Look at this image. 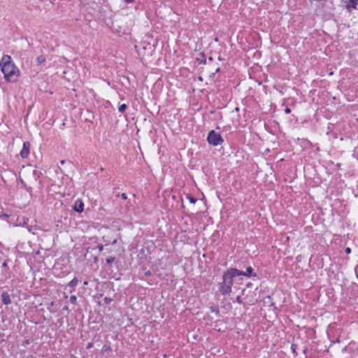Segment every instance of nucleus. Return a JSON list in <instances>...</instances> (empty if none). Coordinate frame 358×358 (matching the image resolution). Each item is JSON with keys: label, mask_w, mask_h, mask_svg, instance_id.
Wrapping results in <instances>:
<instances>
[{"label": "nucleus", "mask_w": 358, "mask_h": 358, "mask_svg": "<svg viewBox=\"0 0 358 358\" xmlns=\"http://www.w3.org/2000/svg\"><path fill=\"white\" fill-rule=\"evenodd\" d=\"M189 201H190L191 203H195V202H196V199H194V198H192V197H190V198H189Z\"/></svg>", "instance_id": "15"}, {"label": "nucleus", "mask_w": 358, "mask_h": 358, "mask_svg": "<svg viewBox=\"0 0 358 358\" xmlns=\"http://www.w3.org/2000/svg\"><path fill=\"white\" fill-rule=\"evenodd\" d=\"M236 301H237L238 303H242V299H241V296H237V297H236Z\"/></svg>", "instance_id": "14"}, {"label": "nucleus", "mask_w": 358, "mask_h": 358, "mask_svg": "<svg viewBox=\"0 0 358 358\" xmlns=\"http://www.w3.org/2000/svg\"><path fill=\"white\" fill-rule=\"evenodd\" d=\"M76 296H71L70 297V301H71V303H75V302H76Z\"/></svg>", "instance_id": "12"}, {"label": "nucleus", "mask_w": 358, "mask_h": 358, "mask_svg": "<svg viewBox=\"0 0 358 358\" xmlns=\"http://www.w3.org/2000/svg\"><path fill=\"white\" fill-rule=\"evenodd\" d=\"M102 249H103V247H102V246L99 248V250H102Z\"/></svg>", "instance_id": "20"}, {"label": "nucleus", "mask_w": 358, "mask_h": 358, "mask_svg": "<svg viewBox=\"0 0 358 358\" xmlns=\"http://www.w3.org/2000/svg\"><path fill=\"white\" fill-rule=\"evenodd\" d=\"M106 261L108 264H110L114 261V258H113V257L108 258Z\"/></svg>", "instance_id": "13"}, {"label": "nucleus", "mask_w": 358, "mask_h": 358, "mask_svg": "<svg viewBox=\"0 0 358 358\" xmlns=\"http://www.w3.org/2000/svg\"><path fill=\"white\" fill-rule=\"evenodd\" d=\"M208 141L210 144L213 145H218L222 143L223 140L219 134L215 132L214 131H211L208 134Z\"/></svg>", "instance_id": "3"}, {"label": "nucleus", "mask_w": 358, "mask_h": 358, "mask_svg": "<svg viewBox=\"0 0 358 358\" xmlns=\"http://www.w3.org/2000/svg\"><path fill=\"white\" fill-rule=\"evenodd\" d=\"M241 271L236 268H229L223 275L222 282L219 283V291L222 294H229L231 292V287L234 278L240 276Z\"/></svg>", "instance_id": "2"}, {"label": "nucleus", "mask_w": 358, "mask_h": 358, "mask_svg": "<svg viewBox=\"0 0 358 358\" xmlns=\"http://www.w3.org/2000/svg\"><path fill=\"white\" fill-rule=\"evenodd\" d=\"M285 112L288 114L291 112V110L289 108H286L285 110Z\"/></svg>", "instance_id": "17"}, {"label": "nucleus", "mask_w": 358, "mask_h": 358, "mask_svg": "<svg viewBox=\"0 0 358 358\" xmlns=\"http://www.w3.org/2000/svg\"><path fill=\"white\" fill-rule=\"evenodd\" d=\"M2 298H3V303L8 304V303H10V299L9 296L7 294H2Z\"/></svg>", "instance_id": "10"}, {"label": "nucleus", "mask_w": 358, "mask_h": 358, "mask_svg": "<svg viewBox=\"0 0 358 358\" xmlns=\"http://www.w3.org/2000/svg\"><path fill=\"white\" fill-rule=\"evenodd\" d=\"M30 152V143L29 142H24L23 147L20 151V155L22 158L26 159L28 157Z\"/></svg>", "instance_id": "4"}, {"label": "nucleus", "mask_w": 358, "mask_h": 358, "mask_svg": "<svg viewBox=\"0 0 358 358\" xmlns=\"http://www.w3.org/2000/svg\"><path fill=\"white\" fill-rule=\"evenodd\" d=\"M78 283V280L77 278H73L71 281H70L68 285L72 288L75 287Z\"/></svg>", "instance_id": "9"}, {"label": "nucleus", "mask_w": 358, "mask_h": 358, "mask_svg": "<svg viewBox=\"0 0 358 358\" xmlns=\"http://www.w3.org/2000/svg\"><path fill=\"white\" fill-rule=\"evenodd\" d=\"M46 60V58L44 55H40L36 59L37 64H41L44 63Z\"/></svg>", "instance_id": "8"}, {"label": "nucleus", "mask_w": 358, "mask_h": 358, "mask_svg": "<svg viewBox=\"0 0 358 358\" xmlns=\"http://www.w3.org/2000/svg\"><path fill=\"white\" fill-rule=\"evenodd\" d=\"M345 7L350 10L351 8L357 9L358 6V0H345Z\"/></svg>", "instance_id": "5"}, {"label": "nucleus", "mask_w": 358, "mask_h": 358, "mask_svg": "<svg viewBox=\"0 0 358 358\" xmlns=\"http://www.w3.org/2000/svg\"><path fill=\"white\" fill-rule=\"evenodd\" d=\"M0 68L7 82L13 83L17 81L20 76V71L12 62L11 57L9 55H6L2 57L0 61Z\"/></svg>", "instance_id": "1"}, {"label": "nucleus", "mask_w": 358, "mask_h": 358, "mask_svg": "<svg viewBox=\"0 0 358 358\" xmlns=\"http://www.w3.org/2000/svg\"><path fill=\"white\" fill-rule=\"evenodd\" d=\"M134 0H125L126 2L127 3H131Z\"/></svg>", "instance_id": "19"}, {"label": "nucleus", "mask_w": 358, "mask_h": 358, "mask_svg": "<svg viewBox=\"0 0 358 358\" xmlns=\"http://www.w3.org/2000/svg\"><path fill=\"white\" fill-rule=\"evenodd\" d=\"M92 343H89L87 344V348L89 349V348H92Z\"/></svg>", "instance_id": "18"}, {"label": "nucleus", "mask_w": 358, "mask_h": 358, "mask_svg": "<svg viewBox=\"0 0 358 358\" xmlns=\"http://www.w3.org/2000/svg\"><path fill=\"white\" fill-rule=\"evenodd\" d=\"M252 271L253 269L252 267H248L245 272H243L241 271V274H240V275L250 277L252 275Z\"/></svg>", "instance_id": "7"}, {"label": "nucleus", "mask_w": 358, "mask_h": 358, "mask_svg": "<svg viewBox=\"0 0 358 358\" xmlns=\"http://www.w3.org/2000/svg\"><path fill=\"white\" fill-rule=\"evenodd\" d=\"M73 209L76 212H78V213L83 212V210H84V204H83V203L81 201H80V200L76 201V203H75Z\"/></svg>", "instance_id": "6"}, {"label": "nucleus", "mask_w": 358, "mask_h": 358, "mask_svg": "<svg viewBox=\"0 0 358 358\" xmlns=\"http://www.w3.org/2000/svg\"><path fill=\"white\" fill-rule=\"evenodd\" d=\"M345 252H346L347 254H350V253L351 252V249H350V248H347L345 249Z\"/></svg>", "instance_id": "16"}, {"label": "nucleus", "mask_w": 358, "mask_h": 358, "mask_svg": "<svg viewBox=\"0 0 358 358\" xmlns=\"http://www.w3.org/2000/svg\"><path fill=\"white\" fill-rule=\"evenodd\" d=\"M127 105L123 103V104H121L119 108H118V110L120 112V113H124L127 108Z\"/></svg>", "instance_id": "11"}]
</instances>
